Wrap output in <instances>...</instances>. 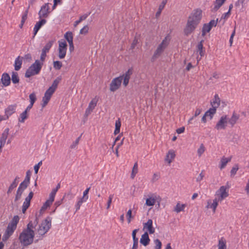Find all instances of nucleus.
Wrapping results in <instances>:
<instances>
[{
    "mask_svg": "<svg viewBox=\"0 0 249 249\" xmlns=\"http://www.w3.org/2000/svg\"><path fill=\"white\" fill-rule=\"evenodd\" d=\"M202 18V11L196 9L192 11L188 17L186 25L184 29V33L188 36L195 30L200 22Z\"/></svg>",
    "mask_w": 249,
    "mask_h": 249,
    "instance_id": "f257e3e1",
    "label": "nucleus"
},
{
    "mask_svg": "<svg viewBox=\"0 0 249 249\" xmlns=\"http://www.w3.org/2000/svg\"><path fill=\"white\" fill-rule=\"evenodd\" d=\"M34 226L32 222L30 221L27 225V228L24 229L20 234L19 240L20 242L24 246H27L33 242L35 236V231L33 230Z\"/></svg>",
    "mask_w": 249,
    "mask_h": 249,
    "instance_id": "f03ea898",
    "label": "nucleus"
},
{
    "mask_svg": "<svg viewBox=\"0 0 249 249\" xmlns=\"http://www.w3.org/2000/svg\"><path fill=\"white\" fill-rule=\"evenodd\" d=\"M19 218L18 215L14 216L11 221L9 223L6 230L3 235L2 240H7L16 229Z\"/></svg>",
    "mask_w": 249,
    "mask_h": 249,
    "instance_id": "7ed1b4c3",
    "label": "nucleus"
},
{
    "mask_svg": "<svg viewBox=\"0 0 249 249\" xmlns=\"http://www.w3.org/2000/svg\"><path fill=\"white\" fill-rule=\"evenodd\" d=\"M43 63L39 60H36L26 71L25 73L26 77H30L32 76L37 74L40 72Z\"/></svg>",
    "mask_w": 249,
    "mask_h": 249,
    "instance_id": "20e7f679",
    "label": "nucleus"
},
{
    "mask_svg": "<svg viewBox=\"0 0 249 249\" xmlns=\"http://www.w3.org/2000/svg\"><path fill=\"white\" fill-rule=\"evenodd\" d=\"M229 188L230 186L228 185L220 186L215 192V197L214 198L219 202H222L224 199L229 196Z\"/></svg>",
    "mask_w": 249,
    "mask_h": 249,
    "instance_id": "39448f33",
    "label": "nucleus"
},
{
    "mask_svg": "<svg viewBox=\"0 0 249 249\" xmlns=\"http://www.w3.org/2000/svg\"><path fill=\"white\" fill-rule=\"evenodd\" d=\"M51 227V220L50 217H47L41 222L37 230V232L39 235L43 236L48 231Z\"/></svg>",
    "mask_w": 249,
    "mask_h": 249,
    "instance_id": "423d86ee",
    "label": "nucleus"
},
{
    "mask_svg": "<svg viewBox=\"0 0 249 249\" xmlns=\"http://www.w3.org/2000/svg\"><path fill=\"white\" fill-rule=\"evenodd\" d=\"M229 117L227 115L222 116L217 122L214 128L217 130H224L228 124Z\"/></svg>",
    "mask_w": 249,
    "mask_h": 249,
    "instance_id": "0eeeda50",
    "label": "nucleus"
},
{
    "mask_svg": "<svg viewBox=\"0 0 249 249\" xmlns=\"http://www.w3.org/2000/svg\"><path fill=\"white\" fill-rule=\"evenodd\" d=\"M161 201V198L159 196L155 194L148 195V197L146 199L145 205L147 206H153L157 202L159 203Z\"/></svg>",
    "mask_w": 249,
    "mask_h": 249,
    "instance_id": "6e6552de",
    "label": "nucleus"
},
{
    "mask_svg": "<svg viewBox=\"0 0 249 249\" xmlns=\"http://www.w3.org/2000/svg\"><path fill=\"white\" fill-rule=\"evenodd\" d=\"M58 57L60 59L64 58L66 54L67 44L65 41H59Z\"/></svg>",
    "mask_w": 249,
    "mask_h": 249,
    "instance_id": "1a4fd4ad",
    "label": "nucleus"
},
{
    "mask_svg": "<svg viewBox=\"0 0 249 249\" xmlns=\"http://www.w3.org/2000/svg\"><path fill=\"white\" fill-rule=\"evenodd\" d=\"M122 81V77L119 76L113 79L110 84L109 89L111 91L114 92L117 90L121 86Z\"/></svg>",
    "mask_w": 249,
    "mask_h": 249,
    "instance_id": "9d476101",
    "label": "nucleus"
},
{
    "mask_svg": "<svg viewBox=\"0 0 249 249\" xmlns=\"http://www.w3.org/2000/svg\"><path fill=\"white\" fill-rule=\"evenodd\" d=\"M49 9V3H45L43 5L38 13L39 18H47L50 13Z\"/></svg>",
    "mask_w": 249,
    "mask_h": 249,
    "instance_id": "9b49d317",
    "label": "nucleus"
},
{
    "mask_svg": "<svg viewBox=\"0 0 249 249\" xmlns=\"http://www.w3.org/2000/svg\"><path fill=\"white\" fill-rule=\"evenodd\" d=\"M146 230V231L149 234H153L155 232V230L153 226V221L152 219H149L147 222L143 223V230Z\"/></svg>",
    "mask_w": 249,
    "mask_h": 249,
    "instance_id": "f8f14e48",
    "label": "nucleus"
},
{
    "mask_svg": "<svg viewBox=\"0 0 249 249\" xmlns=\"http://www.w3.org/2000/svg\"><path fill=\"white\" fill-rule=\"evenodd\" d=\"M34 195V193L32 192H31L27 197H26L25 199V201L23 204L22 207V212L23 213H24L27 210V209L29 208L30 205V201L31 199L33 198Z\"/></svg>",
    "mask_w": 249,
    "mask_h": 249,
    "instance_id": "ddd939ff",
    "label": "nucleus"
},
{
    "mask_svg": "<svg viewBox=\"0 0 249 249\" xmlns=\"http://www.w3.org/2000/svg\"><path fill=\"white\" fill-rule=\"evenodd\" d=\"M175 157V151L173 149L169 150L166 155L164 161L167 162L169 165H170L174 160Z\"/></svg>",
    "mask_w": 249,
    "mask_h": 249,
    "instance_id": "4468645a",
    "label": "nucleus"
},
{
    "mask_svg": "<svg viewBox=\"0 0 249 249\" xmlns=\"http://www.w3.org/2000/svg\"><path fill=\"white\" fill-rule=\"evenodd\" d=\"M98 102V99L96 98L93 99L91 102L89 103L88 107L87 108L85 115L87 117L88 116L91 112L93 111L95 107L96 106L97 103Z\"/></svg>",
    "mask_w": 249,
    "mask_h": 249,
    "instance_id": "2eb2a0df",
    "label": "nucleus"
},
{
    "mask_svg": "<svg viewBox=\"0 0 249 249\" xmlns=\"http://www.w3.org/2000/svg\"><path fill=\"white\" fill-rule=\"evenodd\" d=\"M216 113L215 109L210 108L208 111H207L204 116L202 118V122L204 123H206L207 122V118H209L210 120H211L213 115Z\"/></svg>",
    "mask_w": 249,
    "mask_h": 249,
    "instance_id": "dca6fc26",
    "label": "nucleus"
},
{
    "mask_svg": "<svg viewBox=\"0 0 249 249\" xmlns=\"http://www.w3.org/2000/svg\"><path fill=\"white\" fill-rule=\"evenodd\" d=\"M133 73V69L132 68H129L128 71L122 76H121L122 77V79L124 78L123 81V85L126 87L127 86L129 81L131 75Z\"/></svg>",
    "mask_w": 249,
    "mask_h": 249,
    "instance_id": "f3484780",
    "label": "nucleus"
},
{
    "mask_svg": "<svg viewBox=\"0 0 249 249\" xmlns=\"http://www.w3.org/2000/svg\"><path fill=\"white\" fill-rule=\"evenodd\" d=\"M219 202L215 198L212 200H208L207 202L206 208L207 209H212L213 213L215 212L216 209L218 205Z\"/></svg>",
    "mask_w": 249,
    "mask_h": 249,
    "instance_id": "a211bd4d",
    "label": "nucleus"
},
{
    "mask_svg": "<svg viewBox=\"0 0 249 249\" xmlns=\"http://www.w3.org/2000/svg\"><path fill=\"white\" fill-rule=\"evenodd\" d=\"M239 118V115L235 112H233L231 117L229 118L228 123L231 125V126H233L234 124H236Z\"/></svg>",
    "mask_w": 249,
    "mask_h": 249,
    "instance_id": "6ab92c4d",
    "label": "nucleus"
},
{
    "mask_svg": "<svg viewBox=\"0 0 249 249\" xmlns=\"http://www.w3.org/2000/svg\"><path fill=\"white\" fill-rule=\"evenodd\" d=\"M11 78L9 75L7 73H4L1 76V82L5 87L8 86L10 84Z\"/></svg>",
    "mask_w": 249,
    "mask_h": 249,
    "instance_id": "aec40b11",
    "label": "nucleus"
},
{
    "mask_svg": "<svg viewBox=\"0 0 249 249\" xmlns=\"http://www.w3.org/2000/svg\"><path fill=\"white\" fill-rule=\"evenodd\" d=\"M150 241L148 233L145 232L141 236L140 243L144 246H147L149 244Z\"/></svg>",
    "mask_w": 249,
    "mask_h": 249,
    "instance_id": "412c9836",
    "label": "nucleus"
},
{
    "mask_svg": "<svg viewBox=\"0 0 249 249\" xmlns=\"http://www.w3.org/2000/svg\"><path fill=\"white\" fill-rule=\"evenodd\" d=\"M17 105H11L9 106L5 110V114L9 117L16 112Z\"/></svg>",
    "mask_w": 249,
    "mask_h": 249,
    "instance_id": "4be33fe9",
    "label": "nucleus"
},
{
    "mask_svg": "<svg viewBox=\"0 0 249 249\" xmlns=\"http://www.w3.org/2000/svg\"><path fill=\"white\" fill-rule=\"evenodd\" d=\"M27 187L25 186L24 185H22L21 184H20V185L18 189L17 194H16V196H15V201H18L21 198V195H22L24 190Z\"/></svg>",
    "mask_w": 249,
    "mask_h": 249,
    "instance_id": "5701e85b",
    "label": "nucleus"
},
{
    "mask_svg": "<svg viewBox=\"0 0 249 249\" xmlns=\"http://www.w3.org/2000/svg\"><path fill=\"white\" fill-rule=\"evenodd\" d=\"M220 103V99L218 95L215 94L213 99V101L211 102V105L212 106V108L215 109L216 110V108L219 106Z\"/></svg>",
    "mask_w": 249,
    "mask_h": 249,
    "instance_id": "b1692460",
    "label": "nucleus"
},
{
    "mask_svg": "<svg viewBox=\"0 0 249 249\" xmlns=\"http://www.w3.org/2000/svg\"><path fill=\"white\" fill-rule=\"evenodd\" d=\"M231 157L226 158L224 156L222 157V158L220 160V163H219V168L221 170L224 169L226 167L227 164L229 162L231 161Z\"/></svg>",
    "mask_w": 249,
    "mask_h": 249,
    "instance_id": "393cba45",
    "label": "nucleus"
},
{
    "mask_svg": "<svg viewBox=\"0 0 249 249\" xmlns=\"http://www.w3.org/2000/svg\"><path fill=\"white\" fill-rule=\"evenodd\" d=\"M9 129L8 128H6L2 133L1 136L0 138V143H1L2 144H5L6 140L9 135Z\"/></svg>",
    "mask_w": 249,
    "mask_h": 249,
    "instance_id": "a878e982",
    "label": "nucleus"
},
{
    "mask_svg": "<svg viewBox=\"0 0 249 249\" xmlns=\"http://www.w3.org/2000/svg\"><path fill=\"white\" fill-rule=\"evenodd\" d=\"M23 59V57L19 56L16 59L14 64L15 70L16 71H18L21 68Z\"/></svg>",
    "mask_w": 249,
    "mask_h": 249,
    "instance_id": "bb28decb",
    "label": "nucleus"
},
{
    "mask_svg": "<svg viewBox=\"0 0 249 249\" xmlns=\"http://www.w3.org/2000/svg\"><path fill=\"white\" fill-rule=\"evenodd\" d=\"M226 0H216L214 2V7L212 11L213 12L217 11L219 8L224 3Z\"/></svg>",
    "mask_w": 249,
    "mask_h": 249,
    "instance_id": "cd10ccee",
    "label": "nucleus"
},
{
    "mask_svg": "<svg viewBox=\"0 0 249 249\" xmlns=\"http://www.w3.org/2000/svg\"><path fill=\"white\" fill-rule=\"evenodd\" d=\"M46 22V20L44 19H42L40 21L36 22V24L35 26L34 29V35H36L39 30V29L41 27V26L44 25Z\"/></svg>",
    "mask_w": 249,
    "mask_h": 249,
    "instance_id": "c85d7f7f",
    "label": "nucleus"
},
{
    "mask_svg": "<svg viewBox=\"0 0 249 249\" xmlns=\"http://www.w3.org/2000/svg\"><path fill=\"white\" fill-rule=\"evenodd\" d=\"M31 175V172L30 170H28L26 172V177L20 184L24 185L25 186L28 187L30 181V177Z\"/></svg>",
    "mask_w": 249,
    "mask_h": 249,
    "instance_id": "c756f323",
    "label": "nucleus"
},
{
    "mask_svg": "<svg viewBox=\"0 0 249 249\" xmlns=\"http://www.w3.org/2000/svg\"><path fill=\"white\" fill-rule=\"evenodd\" d=\"M186 207V204H181L180 203H178L176 206L174 207V211L177 213H179L180 212L183 211Z\"/></svg>",
    "mask_w": 249,
    "mask_h": 249,
    "instance_id": "7c9ffc66",
    "label": "nucleus"
},
{
    "mask_svg": "<svg viewBox=\"0 0 249 249\" xmlns=\"http://www.w3.org/2000/svg\"><path fill=\"white\" fill-rule=\"evenodd\" d=\"M235 6L240 10L245 7V0H237L235 3Z\"/></svg>",
    "mask_w": 249,
    "mask_h": 249,
    "instance_id": "2f4dec72",
    "label": "nucleus"
},
{
    "mask_svg": "<svg viewBox=\"0 0 249 249\" xmlns=\"http://www.w3.org/2000/svg\"><path fill=\"white\" fill-rule=\"evenodd\" d=\"M212 29V27L208 23L203 25L202 30V36H205L207 33H209Z\"/></svg>",
    "mask_w": 249,
    "mask_h": 249,
    "instance_id": "473e14b6",
    "label": "nucleus"
},
{
    "mask_svg": "<svg viewBox=\"0 0 249 249\" xmlns=\"http://www.w3.org/2000/svg\"><path fill=\"white\" fill-rule=\"evenodd\" d=\"M204 40H202L197 45V51L201 56H203L204 55L205 51L203 50V42Z\"/></svg>",
    "mask_w": 249,
    "mask_h": 249,
    "instance_id": "72a5a7b5",
    "label": "nucleus"
},
{
    "mask_svg": "<svg viewBox=\"0 0 249 249\" xmlns=\"http://www.w3.org/2000/svg\"><path fill=\"white\" fill-rule=\"evenodd\" d=\"M28 117V112L24 111L22 113L20 114L19 117L18 118V122L20 123H24L25 120Z\"/></svg>",
    "mask_w": 249,
    "mask_h": 249,
    "instance_id": "f704fd0d",
    "label": "nucleus"
},
{
    "mask_svg": "<svg viewBox=\"0 0 249 249\" xmlns=\"http://www.w3.org/2000/svg\"><path fill=\"white\" fill-rule=\"evenodd\" d=\"M169 43L167 37H166L162 41V42L159 45L158 47L161 49L163 51L167 47Z\"/></svg>",
    "mask_w": 249,
    "mask_h": 249,
    "instance_id": "c9c22d12",
    "label": "nucleus"
},
{
    "mask_svg": "<svg viewBox=\"0 0 249 249\" xmlns=\"http://www.w3.org/2000/svg\"><path fill=\"white\" fill-rule=\"evenodd\" d=\"M163 52V51L161 49L158 47L152 56V60H154L159 57Z\"/></svg>",
    "mask_w": 249,
    "mask_h": 249,
    "instance_id": "e433bc0d",
    "label": "nucleus"
},
{
    "mask_svg": "<svg viewBox=\"0 0 249 249\" xmlns=\"http://www.w3.org/2000/svg\"><path fill=\"white\" fill-rule=\"evenodd\" d=\"M11 80L14 84H17L19 83V77L18 73L17 72H13L12 74Z\"/></svg>",
    "mask_w": 249,
    "mask_h": 249,
    "instance_id": "4c0bfd02",
    "label": "nucleus"
},
{
    "mask_svg": "<svg viewBox=\"0 0 249 249\" xmlns=\"http://www.w3.org/2000/svg\"><path fill=\"white\" fill-rule=\"evenodd\" d=\"M88 199L84 198V197L80 198L79 200L77 201V203L75 204V208L76 211H78L80 209L81 206L82 205V203L86 202Z\"/></svg>",
    "mask_w": 249,
    "mask_h": 249,
    "instance_id": "58836bf2",
    "label": "nucleus"
},
{
    "mask_svg": "<svg viewBox=\"0 0 249 249\" xmlns=\"http://www.w3.org/2000/svg\"><path fill=\"white\" fill-rule=\"evenodd\" d=\"M121 126V121H120V119H119L115 122V129L114 132V134L115 135H117L120 132Z\"/></svg>",
    "mask_w": 249,
    "mask_h": 249,
    "instance_id": "ea45409f",
    "label": "nucleus"
},
{
    "mask_svg": "<svg viewBox=\"0 0 249 249\" xmlns=\"http://www.w3.org/2000/svg\"><path fill=\"white\" fill-rule=\"evenodd\" d=\"M18 178V177H16L14 181L12 182V183L10 185V186L9 187V189L7 191V194H9L11 193L12 191L17 187L18 185V182H17V180Z\"/></svg>",
    "mask_w": 249,
    "mask_h": 249,
    "instance_id": "a19ab883",
    "label": "nucleus"
},
{
    "mask_svg": "<svg viewBox=\"0 0 249 249\" xmlns=\"http://www.w3.org/2000/svg\"><path fill=\"white\" fill-rule=\"evenodd\" d=\"M65 38L68 41L69 43L73 42V36L71 32H67L65 35Z\"/></svg>",
    "mask_w": 249,
    "mask_h": 249,
    "instance_id": "79ce46f5",
    "label": "nucleus"
},
{
    "mask_svg": "<svg viewBox=\"0 0 249 249\" xmlns=\"http://www.w3.org/2000/svg\"><path fill=\"white\" fill-rule=\"evenodd\" d=\"M205 151V147L203 144L201 143L197 150V154L198 157H201Z\"/></svg>",
    "mask_w": 249,
    "mask_h": 249,
    "instance_id": "37998d69",
    "label": "nucleus"
},
{
    "mask_svg": "<svg viewBox=\"0 0 249 249\" xmlns=\"http://www.w3.org/2000/svg\"><path fill=\"white\" fill-rule=\"evenodd\" d=\"M138 172V164L137 162H136L134 164L133 167L132 168V170L131 174V178H134L135 177L136 175L137 174Z\"/></svg>",
    "mask_w": 249,
    "mask_h": 249,
    "instance_id": "c03bdc74",
    "label": "nucleus"
},
{
    "mask_svg": "<svg viewBox=\"0 0 249 249\" xmlns=\"http://www.w3.org/2000/svg\"><path fill=\"white\" fill-rule=\"evenodd\" d=\"M51 97L48 96L44 94V97L42 98V103L41 106L42 108H44L48 104Z\"/></svg>",
    "mask_w": 249,
    "mask_h": 249,
    "instance_id": "a18cd8bd",
    "label": "nucleus"
},
{
    "mask_svg": "<svg viewBox=\"0 0 249 249\" xmlns=\"http://www.w3.org/2000/svg\"><path fill=\"white\" fill-rule=\"evenodd\" d=\"M218 247V249H226V241L223 238L219 240Z\"/></svg>",
    "mask_w": 249,
    "mask_h": 249,
    "instance_id": "49530a36",
    "label": "nucleus"
},
{
    "mask_svg": "<svg viewBox=\"0 0 249 249\" xmlns=\"http://www.w3.org/2000/svg\"><path fill=\"white\" fill-rule=\"evenodd\" d=\"M60 80H61V78L60 77H57L56 79H55L53 81L52 86L50 88H52L54 90H55L59 83L60 81Z\"/></svg>",
    "mask_w": 249,
    "mask_h": 249,
    "instance_id": "de8ad7c7",
    "label": "nucleus"
},
{
    "mask_svg": "<svg viewBox=\"0 0 249 249\" xmlns=\"http://www.w3.org/2000/svg\"><path fill=\"white\" fill-rule=\"evenodd\" d=\"M239 169V166L237 164H235L232 167L231 171V177H233L235 174H236L237 171Z\"/></svg>",
    "mask_w": 249,
    "mask_h": 249,
    "instance_id": "09e8293b",
    "label": "nucleus"
},
{
    "mask_svg": "<svg viewBox=\"0 0 249 249\" xmlns=\"http://www.w3.org/2000/svg\"><path fill=\"white\" fill-rule=\"evenodd\" d=\"M53 41H49L46 44V45L45 46V47L43 48V49H42V51H44L45 53H47L49 52V50L50 49V48H51V47L52 46V45H53Z\"/></svg>",
    "mask_w": 249,
    "mask_h": 249,
    "instance_id": "8fccbe9b",
    "label": "nucleus"
},
{
    "mask_svg": "<svg viewBox=\"0 0 249 249\" xmlns=\"http://www.w3.org/2000/svg\"><path fill=\"white\" fill-rule=\"evenodd\" d=\"M88 14H84L83 15H82V16H81L80 17V18L79 20L75 21L74 22V26L75 27H76L79 23H80L82 21L86 19L88 17Z\"/></svg>",
    "mask_w": 249,
    "mask_h": 249,
    "instance_id": "3c124183",
    "label": "nucleus"
},
{
    "mask_svg": "<svg viewBox=\"0 0 249 249\" xmlns=\"http://www.w3.org/2000/svg\"><path fill=\"white\" fill-rule=\"evenodd\" d=\"M51 205V203L46 201L40 210V214H41L42 213H43L47 209V208L48 207H49Z\"/></svg>",
    "mask_w": 249,
    "mask_h": 249,
    "instance_id": "603ef678",
    "label": "nucleus"
},
{
    "mask_svg": "<svg viewBox=\"0 0 249 249\" xmlns=\"http://www.w3.org/2000/svg\"><path fill=\"white\" fill-rule=\"evenodd\" d=\"M154 242L155 244L154 249H161L162 244L160 240L158 239H155Z\"/></svg>",
    "mask_w": 249,
    "mask_h": 249,
    "instance_id": "864d4df0",
    "label": "nucleus"
},
{
    "mask_svg": "<svg viewBox=\"0 0 249 249\" xmlns=\"http://www.w3.org/2000/svg\"><path fill=\"white\" fill-rule=\"evenodd\" d=\"M166 3V0L163 1L162 2L161 4L159 6V11L157 12L156 14V17H158L160 14L161 11L163 9Z\"/></svg>",
    "mask_w": 249,
    "mask_h": 249,
    "instance_id": "5fc2aeb1",
    "label": "nucleus"
},
{
    "mask_svg": "<svg viewBox=\"0 0 249 249\" xmlns=\"http://www.w3.org/2000/svg\"><path fill=\"white\" fill-rule=\"evenodd\" d=\"M53 67L56 70H60L62 67V63L59 61H56L53 62Z\"/></svg>",
    "mask_w": 249,
    "mask_h": 249,
    "instance_id": "6e6d98bb",
    "label": "nucleus"
},
{
    "mask_svg": "<svg viewBox=\"0 0 249 249\" xmlns=\"http://www.w3.org/2000/svg\"><path fill=\"white\" fill-rule=\"evenodd\" d=\"M160 178V175L159 173H154L151 178V182L154 183L157 181Z\"/></svg>",
    "mask_w": 249,
    "mask_h": 249,
    "instance_id": "4d7b16f0",
    "label": "nucleus"
},
{
    "mask_svg": "<svg viewBox=\"0 0 249 249\" xmlns=\"http://www.w3.org/2000/svg\"><path fill=\"white\" fill-rule=\"evenodd\" d=\"M29 98L30 100V103L34 104L36 100V95L35 93H32L30 94Z\"/></svg>",
    "mask_w": 249,
    "mask_h": 249,
    "instance_id": "13d9d810",
    "label": "nucleus"
},
{
    "mask_svg": "<svg viewBox=\"0 0 249 249\" xmlns=\"http://www.w3.org/2000/svg\"><path fill=\"white\" fill-rule=\"evenodd\" d=\"M126 216L127 217V222L128 223H130L131 221V219L133 218V217L132 215V211L131 210H129L126 213Z\"/></svg>",
    "mask_w": 249,
    "mask_h": 249,
    "instance_id": "bf43d9fd",
    "label": "nucleus"
},
{
    "mask_svg": "<svg viewBox=\"0 0 249 249\" xmlns=\"http://www.w3.org/2000/svg\"><path fill=\"white\" fill-rule=\"evenodd\" d=\"M55 90L52 88H49L45 92V95L51 97Z\"/></svg>",
    "mask_w": 249,
    "mask_h": 249,
    "instance_id": "052dcab7",
    "label": "nucleus"
},
{
    "mask_svg": "<svg viewBox=\"0 0 249 249\" xmlns=\"http://www.w3.org/2000/svg\"><path fill=\"white\" fill-rule=\"evenodd\" d=\"M89 31V27L88 25L85 26L80 31V34L82 35H86Z\"/></svg>",
    "mask_w": 249,
    "mask_h": 249,
    "instance_id": "680f3d73",
    "label": "nucleus"
},
{
    "mask_svg": "<svg viewBox=\"0 0 249 249\" xmlns=\"http://www.w3.org/2000/svg\"><path fill=\"white\" fill-rule=\"evenodd\" d=\"M113 197V195H110L108 196V201L107 202V209H109L110 207L111 204L112 203V200Z\"/></svg>",
    "mask_w": 249,
    "mask_h": 249,
    "instance_id": "e2e57ef3",
    "label": "nucleus"
},
{
    "mask_svg": "<svg viewBox=\"0 0 249 249\" xmlns=\"http://www.w3.org/2000/svg\"><path fill=\"white\" fill-rule=\"evenodd\" d=\"M218 19H216V20H212L210 21L209 23L208 24L210 25V26L212 28L213 27H215L217 25V22H218Z\"/></svg>",
    "mask_w": 249,
    "mask_h": 249,
    "instance_id": "0e129e2a",
    "label": "nucleus"
},
{
    "mask_svg": "<svg viewBox=\"0 0 249 249\" xmlns=\"http://www.w3.org/2000/svg\"><path fill=\"white\" fill-rule=\"evenodd\" d=\"M231 15V13H230V11H228V12L226 13H224V14H223V15L222 16L220 19V21H221L223 19H227L230 16V15Z\"/></svg>",
    "mask_w": 249,
    "mask_h": 249,
    "instance_id": "69168bd1",
    "label": "nucleus"
},
{
    "mask_svg": "<svg viewBox=\"0 0 249 249\" xmlns=\"http://www.w3.org/2000/svg\"><path fill=\"white\" fill-rule=\"evenodd\" d=\"M89 190L90 188H87L86 190L84 191V192H83V196H82L83 197L87 199H89L88 193L89 192Z\"/></svg>",
    "mask_w": 249,
    "mask_h": 249,
    "instance_id": "338daca9",
    "label": "nucleus"
},
{
    "mask_svg": "<svg viewBox=\"0 0 249 249\" xmlns=\"http://www.w3.org/2000/svg\"><path fill=\"white\" fill-rule=\"evenodd\" d=\"M133 245L131 249H137L138 247V239H133Z\"/></svg>",
    "mask_w": 249,
    "mask_h": 249,
    "instance_id": "774afa93",
    "label": "nucleus"
}]
</instances>
